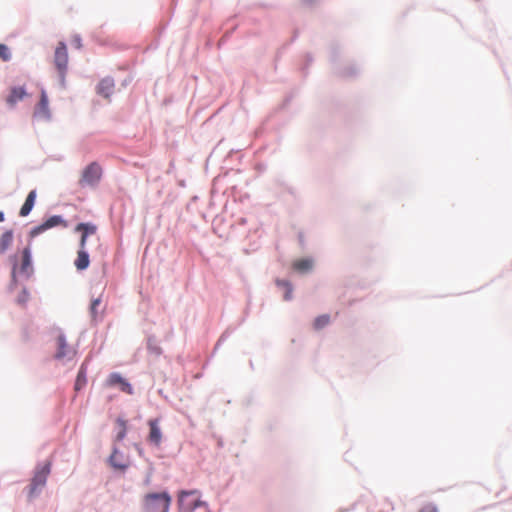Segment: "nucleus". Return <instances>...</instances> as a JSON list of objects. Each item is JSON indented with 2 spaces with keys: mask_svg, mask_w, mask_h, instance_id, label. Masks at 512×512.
<instances>
[{
  "mask_svg": "<svg viewBox=\"0 0 512 512\" xmlns=\"http://www.w3.org/2000/svg\"><path fill=\"white\" fill-rule=\"evenodd\" d=\"M33 272L31 251L29 247H26L22 251L21 263L19 266V273L29 277Z\"/></svg>",
  "mask_w": 512,
  "mask_h": 512,
  "instance_id": "10",
  "label": "nucleus"
},
{
  "mask_svg": "<svg viewBox=\"0 0 512 512\" xmlns=\"http://www.w3.org/2000/svg\"><path fill=\"white\" fill-rule=\"evenodd\" d=\"M35 199H36V191L32 190L29 192L24 204L22 205V207L20 209V212H19L20 216L26 217L31 212V210L33 209V206L35 204Z\"/></svg>",
  "mask_w": 512,
  "mask_h": 512,
  "instance_id": "18",
  "label": "nucleus"
},
{
  "mask_svg": "<svg viewBox=\"0 0 512 512\" xmlns=\"http://www.w3.org/2000/svg\"><path fill=\"white\" fill-rule=\"evenodd\" d=\"M34 116L43 119L50 118L49 101L45 90H41L40 101L35 107Z\"/></svg>",
  "mask_w": 512,
  "mask_h": 512,
  "instance_id": "9",
  "label": "nucleus"
},
{
  "mask_svg": "<svg viewBox=\"0 0 512 512\" xmlns=\"http://www.w3.org/2000/svg\"><path fill=\"white\" fill-rule=\"evenodd\" d=\"M51 463L46 462L43 466L37 468L34 477L29 486L28 497L34 498L37 494V490L44 487L47 481V477L50 474Z\"/></svg>",
  "mask_w": 512,
  "mask_h": 512,
  "instance_id": "3",
  "label": "nucleus"
},
{
  "mask_svg": "<svg viewBox=\"0 0 512 512\" xmlns=\"http://www.w3.org/2000/svg\"><path fill=\"white\" fill-rule=\"evenodd\" d=\"M54 64L60 77L64 80L68 66V52L64 42H59L55 49Z\"/></svg>",
  "mask_w": 512,
  "mask_h": 512,
  "instance_id": "5",
  "label": "nucleus"
},
{
  "mask_svg": "<svg viewBox=\"0 0 512 512\" xmlns=\"http://www.w3.org/2000/svg\"><path fill=\"white\" fill-rule=\"evenodd\" d=\"M0 59L3 61H9L11 59V53L9 48L5 44L0 43Z\"/></svg>",
  "mask_w": 512,
  "mask_h": 512,
  "instance_id": "25",
  "label": "nucleus"
},
{
  "mask_svg": "<svg viewBox=\"0 0 512 512\" xmlns=\"http://www.w3.org/2000/svg\"><path fill=\"white\" fill-rule=\"evenodd\" d=\"M276 284H277V286L284 289V291H285L284 299L286 301L290 300L292 298V292H293V288H292L291 284L286 280H277Z\"/></svg>",
  "mask_w": 512,
  "mask_h": 512,
  "instance_id": "20",
  "label": "nucleus"
},
{
  "mask_svg": "<svg viewBox=\"0 0 512 512\" xmlns=\"http://www.w3.org/2000/svg\"><path fill=\"white\" fill-rule=\"evenodd\" d=\"M14 239L13 230H6L0 235V256H3L6 251L12 246Z\"/></svg>",
  "mask_w": 512,
  "mask_h": 512,
  "instance_id": "17",
  "label": "nucleus"
},
{
  "mask_svg": "<svg viewBox=\"0 0 512 512\" xmlns=\"http://www.w3.org/2000/svg\"><path fill=\"white\" fill-rule=\"evenodd\" d=\"M102 169L96 162L90 163L82 172L79 180L81 187L95 186L101 179Z\"/></svg>",
  "mask_w": 512,
  "mask_h": 512,
  "instance_id": "4",
  "label": "nucleus"
},
{
  "mask_svg": "<svg viewBox=\"0 0 512 512\" xmlns=\"http://www.w3.org/2000/svg\"><path fill=\"white\" fill-rule=\"evenodd\" d=\"M101 304V297L92 300L90 305V314L94 321H97L100 314L98 313V307Z\"/></svg>",
  "mask_w": 512,
  "mask_h": 512,
  "instance_id": "23",
  "label": "nucleus"
},
{
  "mask_svg": "<svg viewBox=\"0 0 512 512\" xmlns=\"http://www.w3.org/2000/svg\"><path fill=\"white\" fill-rule=\"evenodd\" d=\"M74 45L76 46V48L80 49L82 47V43H81V39L80 37L76 36L74 38Z\"/></svg>",
  "mask_w": 512,
  "mask_h": 512,
  "instance_id": "27",
  "label": "nucleus"
},
{
  "mask_svg": "<svg viewBox=\"0 0 512 512\" xmlns=\"http://www.w3.org/2000/svg\"><path fill=\"white\" fill-rule=\"evenodd\" d=\"M90 259L86 246H80L77 252V257L74 260V265L78 271H83L89 267Z\"/></svg>",
  "mask_w": 512,
  "mask_h": 512,
  "instance_id": "14",
  "label": "nucleus"
},
{
  "mask_svg": "<svg viewBox=\"0 0 512 512\" xmlns=\"http://www.w3.org/2000/svg\"><path fill=\"white\" fill-rule=\"evenodd\" d=\"M115 84L113 79H102L97 86V93L105 98H109L114 92Z\"/></svg>",
  "mask_w": 512,
  "mask_h": 512,
  "instance_id": "16",
  "label": "nucleus"
},
{
  "mask_svg": "<svg viewBox=\"0 0 512 512\" xmlns=\"http://www.w3.org/2000/svg\"><path fill=\"white\" fill-rule=\"evenodd\" d=\"M203 505L205 503L201 501V494L198 490L181 491L178 495L179 512H193Z\"/></svg>",
  "mask_w": 512,
  "mask_h": 512,
  "instance_id": "2",
  "label": "nucleus"
},
{
  "mask_svg": "<svg viewBox=\"0 0 512 512\" xmlns=\"http://www.w3.org/2000/svg\"><path fill=\"white\" fill-rule=\"evenodd\" d=\"M330 322V316L327 314L318 316L313 323L314 329L320 330L327 326Z\"/></svg>",
  "mask_w": 512,
  "mask_h": 512,
  "instance_id": "22",
  "label": "nucleus"
},
{
  "mask_svg": "<svg viewBox=\"0 0 512 512\" xmlns=\"http://www.w3.org/2000/svg\"><path fill=\"white\" fill-rule=\"evenodd\" d=\"M86 383H87L86 373H85V370L83 368H81L80 371L78 372V375H77V378L75 381V385H74L75 391L81 390L86 385Z\"/></svg>",
  "mask_w": 512,
  "mask_h": 512,
  "instance_id": "21",
  "label": "nucleus"
},
{
  "mask_svg": "<svg viewBox=\"0 0 512 512\" xmlns=\"http://www.w3.org/2000/svg\"><path fill=\"white\" fill-rule=\"evenodd\" d=\"M384 504L388 507V510L393 509V507L391 506V504L388 501H385Z\"/></svg>",
  "mask_w": 512,
  "mask_h": 512,
  "instance_id": "28",
  "label": "nucleus"
},
{
  "mask_svg": "<svg viewBox=\"0 0 512 512\" xmlns=\"http://www.w3.org/2000/svg\"><path fill=\"white\" fill-rule=\"evenodd\" d=\"M110 464L115 469L124 471L129 466V461L127 457H125L122 453H120L117 449L113 450L109 458Z\"/></svg>",
  "mask_w": 512,
  "mask_h": 512,
  "instance_id": "12",
  "label": "nucleus"
},
{
  "mask_svg": "<svg viewBox=\"0 0 512 512\" xmlns=\"http://www.w3.org/2000/svg\"><path fill=\"white\" fill-rule=\"evenodd\" d=\"M380 512H382V511H380Z\"/></svg>",
  "mask_w": 512,
  "mask_h": 512,
  "instance_id": "30",
  "label": "nucleus"
},
{
  "mask_svg": "<svg viewBox=\"0 0 512 512\" xmlns=\"http://www.w3.org/2000/svg\"><path fill=\"white\" fill-rule=\"evenodd\" d=\"M148 425L150 428L149 435H148V442L153 444L156 447H159L162 441V432L159 427V420L158 419H150L148 421Z\"/></svg>",
  "mask_w": 512,
  "mask_h": 512,
  "instance_id": "8",
  "label": "nucleus"
},
{
  "mask_svg": "<svg viewBox=\"0 0 512 512\" xmlns=\"http://www.w3.org/2000/svg\"><path fill=\"white\" fill-rule=\"evenodd\" d=\"M74 356V351L69 348L66 344L65 338L60 335L57 337V352L55 357L59 360L61 359H71Z\"/></svg>",
  "mask_w": 512,
  "mask_h": 512,
  "instance_id": "11",
  "label": "nucleus"
},
{
  "mask_svg": "<svg viewBox=\"0 0 512 512\" xmlns=\"http://www.w3.org/2000/svg\"><path fill=\"white\" fill-rule=\"evenodd\" d=\"M312 266H313L312 260L307 259V258L298 259L293 262V269L298 272H301V273L310 271L312 269Z\"/></svg>",
  "mask_w": 512,
  "mask_h": 512,
  "instance_id": "19",
  "label": "nucleus"
},
{
  "mask_svg": "<svg viewBox=\"0 0 512 512\" xmlns=\"http://www.w3.org/2000/svg\"><path fill=\"white\" fill-rule=\"evenodd\" d=\"M171 497L167 492L149 493L144 497L145 512H168Z\"/></svg>",
  "mask_w": 512,
  "mask_h": 512,
  "instance_id": "1",
  "label": "nucleus"
},
{
  "mask_svg": "<svg viewBox=\"0 0 512 512\" xmlns=\"http://www.w3.org/2000/svg\"><path fill=\"white\" fill-rule=\"evenodd\" d=\"M106 385L108 387L118 386L122 392L129 395L133 394V388L131 384L119 373H111L106 380Z\"/></svg>",
  "mask_w": 512,
  "mask_h": 512,
  "instance_id": "6",
  "label": "nucleus"
},
{
  "mask_svg": "<svg viewBox=\"0 0 512 512\" xmlns=\"http://www.w3.org/2000/svg\"><path fill=\"white\" fill-rule=\"evenodd\" d=\"M56 226H63V227H67V223L66 221L59 215H54V216H51L50 218H48L45 222H43L41 225H39L38 227L34 228L32 231H31V235L34 236V235H37L47 229H50V228H53V227H56Z\"/></svg>",
  "mask_w": 512,
  "mask_h": 512,
  "instance_id": "7",
  "label": "nucleus"
},
{
  "mask_svg": "<svg viewBox=\"0 0 512 512\" xmlns=\"http://www.w3.org/2000/svg\"><path fill=\"white\" fill-rule=\"evenodd\" d=\"M27 96L26 90L24 87H13L10 90L9 95L6 98V103L13 107L17 102L23 100Z\"/></svg>",
  "mask_w": 512,
  "mask_h": 512,
  "instance_id": "15",
  "label": "nucleus"
},
{
  "mask_svg": "<svg viewBox=\"0 0 512 512\" xmlns=\"http://www.w3.org/2000/svg\"><path fill=\"white\" fill-rule=\"evenodd\" d=\"M75 230L82 233L80 239V246H86L88 236L95 235L97 227L92 223H79L76 226Z\"/></svg>",
  "mask_w": 512,
  "mask_h": 512,
  "instance_id": "13",
  "label": "nucleus"
},
{
  "mask_svg": "<svg viewBox=\"0 0 512 512\" xmlns=\"http://www.w3.org/2000/svg\"><path fill=\"white\" fill-rule=\"evenodd\" d=\"M4 219V213L0 211V222H3Z\"/></svg>",
  "mask_w": 512,
  "mask_h": 512,
  "instance_id": "29",
  "label": "nucleus"
},
{
  "mask_svg": "<svg viewBox=\"0 0 512 512\" xmlns=\"http://www.w3.org/2000/svg\"><path fill=\"white\" fill-rule=\"evenodd\" d=\"M419 512H438L434 505H426Z\"/></svg>",
  "mask_w": 512,
  "mask_h": 512,
  "instance_id": "26",
  "label": "nucleus"
},
{
  "mask_svg": "<svg viewBox=\"0 0 512 512\" xmlns=\"http://www.w3.org/2000/svg\"><path fill=\"white\" fill-rule=\"evenodd\" d=\"M118 427H119V432L117 434V440L118 441H121L124 439V437L126 436V432H127V422L123 419H117L116 421Z\"/></svg>",
  "mask_w": 512,
  "mask_h": 512,
  "instance_id": "24",
  "label": "nucleus"
}]
</instances>
